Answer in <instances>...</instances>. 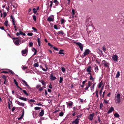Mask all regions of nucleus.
Listing matches in <instances>:
<instances>
[{
	"mask_svg": "<svg viewBox=\"0 0 124 124\" xmlns=\"http://www.w3.org/2000/svg\"><path fill=\"white\" fill-rule=\"evenodd\" d=\"M73 43L77 44L79 46V48L81 51H82L83 49V45L80 42H77L75 41H74Z\"/></svg>",
	"mask_w": 124,
	"mask_h": 124,
	"instance_id": "obj_1",
	"label": "nucleus"
},
{
	"mask_svg": "<svg viewBox=\"0 0 124 124\" xmlns=\"http://www.w3.org/2000/svg\"><path fill=\"white\" fill-rule=\"evenodd\" d=\"M90 52V50L89 49H87L86 50L85 52H84L83 55H83V57L85 56L86 55L88 54Z\"/></svg>",
	"mask_w": 124,
	"mask_h": 124,
	"instance_id": "obj_2",
	"label": "nucleus"
},
{
	"mask_svg": "<svg viewBox=\"0 0 124 124\" xmlns=\"http://www.w3.org/2000/svg\"><path fill=\"white\" fill-rule=\"evenodd\" d=\"M120 95L119 93H118L116 95L117 99L116 101L117 102L119 103L120 102Z\"/></svg>",
	"mask_w": 124,
	"mask_h": 124,
	"instance_id": "obj_3",
	"label": "nucleus"
},
{
	"mask_svg": "<svg viewBox=\"0 0 124 124\" xmlns=\"http://www.w3.org/2000/svg\"><path fill=\"white\" fill-rule=\"evenodd\" d=\"M15 44L17 45H18L19 44V42H21L20 39H18L15 41L14 40Z\"/></svg>",
	"mask_w": 124,
	"mask_h": 124,
	"instance_id": "obj_4",
	"label": "nucleus"
},
{
	"mask_svg": "<svg viewBox=\"0 0 124 124\" xmlns=\"http://www.w3.org/2000/svg\"><path fill=\"white\" fill-rule=\"evenodd\" d=\"M105 62L103 63V64L105 67H109V64L108 62H107L105 60H103L102 61V62Z\"/></svg>",
	"mask_w": 124,
	"mask_h": 124,
	"instance_id": "obj_5",
	"label": "nucleus"
},
{
	"mask_svg": "<svg viewBox=\"0 0 124 124\" xmlns=\"http://www.w3.org/2000/svg\"><path fill=\"white\" fill-rule=\"evenodd\" d=\"M112 58L115 61H117L118 59V56L116 55H115L113 56Z\"/></svg>",
	"mask_w": 124,
	"mask_h": 124,
	"instance_id": "obj_6",
	"label": "nucleus"
},
{
	"mask_svg": "<svg viewBox=\"0 0 124 124\" xmlns=\"http://www.w3.org/2000/svg\"><path fill=\"white\" fill-rule=\"evenodd\" d=\"M79 119L77 118L74 121H73L72 123V124H73L74 123H75L77 124H78L79 121Z\"/></svg>",
	"mask_w": 124,
	"mask_h": 124,
	"instance_id": "obj_7",
	"label": "nucleus"
},
{
	"mask_svg": "<svg viewBox=\"0 0 124 124\" xmlns=\"http://www.w3.org/2000/svg\"><path fill=\"white\" fill-rule=\"evenodd\" d=\"M114 110V108L112 107H111L109 109L108 112L107 113L108 114H109L110 113H111L112 111Z\"/></svg>",
	"mask_w": 124,
	"mask_h": 124,
	"instance_id": "obj_8",
	"label": "nucleus"
},
{
	"mask_svg": "<svg viewBox=\"0 0 124 124\" xmlns=\"http://www.w3.org/2000/svg\"><path fill=\"white\" fill-rule=\"evenodd\" d=\"M94 113H92V114H90L89 115V119L90 120H92L93 118V116H94Z\"/></svg>",
	"mask_w": 124,
	"mask_h": 124,
	"instance_id": "obj_9",
	"label": "nucleus"
},
{
	"mask_svg": "<svg viewBox=\"0 0 124 124\" xmlns=\"http://www.w3.org/2000/svg\"><path fill=\"white\" fill-rule=\"evenodd\" d=\"M91 66H89L88 67L86 70L87 72H91Z\"/></svg>",
	"mask_w": 124,
	"mask_h": 124,
	"instance_id": "obj_10",
	"label": "nucleus"
},
{
	"mask_svg": "<svg viewBox=\"0 0 124 124\" xmlns=\"http://www.w3.org/2000/svg\"><path fill=\"white\" fill-rule=\"evenodd\" d=\"M44 114V110L41 109V112L39 113V116H42Z\"/></svg>",
	"mask_w": 124,
	"mask_h": 124,
	"instance_id": "obj_11",
	"label": "nucleus"
},
{
	"mask_svg": "<svg viewBox=\"0 0 124 124\" xmlns=\"http://www.w3.org/2000/svg\"><path fill=\"white\" fill-rule=\"evenodd\" d=\"M50 79L52 80H54L56 79V77L55 76H53L52 74L50 76Z\"/></svg>",
	"mask_w": 124,
	"mask_h": 124,
	"instance_id": "obj_12",
	"label": "nucleus"
},
{
	"mask_svg": "<svg viewBox=\"0 0 124 124\" xmlns=\"http://www.w3.org/2000/svg\"><path fill=\"white\" fill-rule=\"evenodd\" d=\"M64 51V50L62 49H61L60 50L59 52L58 53L61 54H64V53L63 52Z\"/></svg>",
	"mask_w": 124,
	"mask_h": 124,
	"instance_id": "obj_13",
	"label": "nucleus"
},
{
	"mask_svg": "<svg viewBox=\"0 0 124 124\" xmlns=\"http://www.w3.org/2000/svg\"><path fill=\"white\" fill-rule=\"evenodd\" d=\"M17 103L18 105H20L22 106H23L24 105V103H20V102L19 101H17Z\"/></svg>",
	"mask_w": 124,
	"mask_h": 124,
	"instance_id": "obj_14",
	"label": "nucleus"
},
{
	"mask_svg": "<svg viewBox=\"0 0 124 124\" xmlns=\"http://www.w3.org/2000/svg\"><path fill=\"white\" fill-rule=\"evenodd\" d=\"M86 23H87V25L88 26H90V24L91 23L89 22V20H88V19H87L86 20Z\"/></svg>",
	"mask_w": 124,
	"mask_h": 124,
	"instance_id": "obj_15",
	"label": "nucleus"
},
{
	"mask_svg": "<svg viewBox=\"0 0 124 124\" xmlns=\"http://www.w3.org/2000/svg\"><path fill=\"white\" fill-rule=\"evenodd\" d=\"M20 99L24 101H26L27 100H28L26 98H24L22 97H21L20 98Z\"/></svg>",
	"mask_w": 124,
	"mask_h": 124,
	"instance_id": "obj_16",
	"label": "nucleus"
},
{
	"mask_svg": "<svg viewBox=\"0 0 124 124\" xmlns=\"http://www.w3.org/2000/svg\"><path fill=\"white\" fill-rule=\"evenodd\" d=\"M27 52V50L25 49L24 50H23L22 51V54H26Z\"/></svg>",
	"mask_w": 124,
	"mask_h": 124,
	"instance_id": "obj_17",
	"label": "nucleus"
},
{
	"mask_svg": "<svg viewBox=\"0 0 124 124\" xmlns=\"http://www.w3.org/2000/svg\"><path fill=\"white\" fill-rule=\"evenodd\" d=\"M95 66L94 70L95 72H97L99 70L98 66L96 65H95Z\"/></svg>",
	"mask_w": 124,
	"mask_h": 124,
	"instance_id": "obj_18",
	"label": "nucleus"
},
{
	"mask_svg": "<svg viewBox=\"0 0 124 124\" xmlns=\"http://www.w3.org/2000/svg\"><path fill=\"white\" fill-rule=\"evenodd\" d=\"M47 20L49 21H53L54 20L52 18L49 17L48 18Z\"/></svg>",
	"mask_w": 124,
	"mask_h": 124,
	"instance_id": "obj_19",
	"label": "nucleus"
},
{
	"mask_svg": "<svg viewBox=\"0 0 124 124\" xmlns=\"http://www.w3.org/2000/svg\"><path fill=\"white\" fill-rule=\"evenodd\" d=\"M23 32L22 31H20L19 32V33L17 32L16 34V35L17 36H19L20 34L21 35H23Z\"/></svg>",
	"mask_w": 124,
	"mask_h": 124,
	"instance_id": "obj_20",
	"label": "nucleus"
},
{
	"mask_svg": "<svg viewBox=\"0 0 124 124\" xmlns=\"http://www.w3.org/2000/svg\"><path fill=\"white\" fill-rule=\"evenodd\" d=\"M95 84V83H94L92 86L91 88V90L92 91H93Z\"/></svg>",
	"mask_w": 124,
	"mask_h": 124,
	"instance_id": "obj_21",
	"label": "nucleus"
},
{
	"mask_svg": "<svg viewBox=\"0 0 124 124\" xmlns=\"http://www.w3.org/2000/svg\"><path fill=\"white\" fill-rule=\"evenodd\" d=\"M39 82H41L43 85H46V82H44L43 80H42L41 81L39 80Z\"/></svg>",
	"mask_w": 124,
	"mask_h": 124,
	"instance_id": "obj_22",
	"label": "nucleus"
},
{
	"mask_svg": "<svg viewBox=\"0 0 124 124\" xmlns=\"http://www.w3.org/2000/svg\"><path fill=\"white\" fill-rule=\"evenodd\" d=\"M22 82L23 83H24L25 84V85L27 87H29V86L28 85V84L25 81H24L23 80H22Z\"/></svg>",
	"mask_w": 124,
	"mask_h": 124,
	"instance_id": "obj_23",
	"label": "nucleus"
},
{
	"mask_svg": "<svg viewBox=\"0 0 124 124\" xmlns=\"http://www.w3.org/2000/svg\"><path fill=\"white\" fill-rule=\"evenodd\" d=\"M120 75V72L119 71H118L117 72V74L116 75V78H118Z\"/></svg>",
	"mask_w": 124,
	"mask_h": 124,
	"instance_id": "obj_24",
	"label": "nucleus"
},
{
	"mask_svg": "<svg viewBox=\"0 0 124 124\" xmlns=\"http://www.w3.org/2000/svg\"><path fill=\"white\" fill-rule=\"evenodd\" d=\"M114 116L116 117L119 118L120 116L118 113H116L114 114Z\"/></svg>",
	"mask_w": 124,
	"mask_h": 124,
	"instance_id": "obj_25",
	"label": "nucleus"
},
{
	"mask_svg": "<svg viewBox=\"0 0 124 124\" xmlns=\"http://www.w3.org/2000/svg\"><path fill=\"white\" fill-rule=\"evenodd\" d=\"M53 2L55 3V5L56 6H57L59 3V2L57 0H54L53 1Z\"/></svg>",
	"mask_w": 124,
	"mask_h": 124,
	"instance_id": "obj_26",
	"label": "nucleus"
},
{
	"mask_svg": "<svg viewBox=\"0 0 124 124\" xmlns=\"http://www.w3.org/2000/svg\"><path fill=\"white\" fill-rule=\"evenodd\" d=\"M8 21L7 20L4 22V25L7 27L8 26Z\"/></svg>",
	"mask_w": 124,
	"mask_h": 124,
	"instance_id": "obj_27",
	"label": "nucleus"
},
{
	"mask_svg": "<svg viewBox=\"0 0 124 124\" xmlns=\"http://www.w3.org/2000/svg\"><path fill=\"white\" fill-rule=\"evenodd\" d=\"M103 87H104L103 86L102 87V88H101V90L99 92V94L100 96H101V94H102V90L103 88Z\"/></svg>",
	"mask_w": 124,
	"mask_h": 124,
	"instance_id": "obj_28",
	"label": "nucleus"
},
{
	"mask_svg": "<svg viewBox=\"0 0 124 124\" xmlns=\"http://www.w3.org/2000/svg\"><path fill=\"white\" fill-rule=\"evenodd\" d=\"M103 84V82L102 81H101L99 83V85L98 86L99 88H100L101 86Z\"/></svg>",
	"mask_w": 124,
	"mask_h": 124,
	"instance_id": "obj_29",
	"label": "nucleus"
},
{
	"mask_svg": "<svg viewBox=\"0 0 124 124\" xmlns=\"http://www.w3.org/2000/svg\"><path fill=\"white\" fill-rule=\"evenodd\" d=\"M92 83L90 81H89L88 82V86L89 87H90L92 85Z\"/></svg>",
	"mask_w": 124,
	"mask_h": 124,
	"instance_id": "obj_30",
	"label": "nucleus"
},
{
	"mask_svg": "<svg viewBox=\"0 0 124 124\" xmlns=\"http://www.w3.org/2000/svg\"><path fill=\"white\" fill-rule=\"evenodd\" d=\"M23 92L27 96L29 95L27 93L26 91L25 90H22Z\"/></svg>",
	"mask_w": 124,
	"mask_h": 124,
	"instance_id": "obj_31",
	"label": "nucleus"
},
{
	"mask_svg": "<svg viewBox=\"0 0 124 124\" xmlns=\"http://www.w3.org/2000/svg\"><path fill=\"white\" fill-rule=\"evenodd\" d=\"M34 66L35 67H38L39 66L38 62H37L34 63Z\"/></svg>",
	"mask_w": 124,
	"mask_h": 124,
	"instance_id": "obj_32",
	"label": "nucleus"
},
{
	"mask_svg": "<svg viewBox=\"0 0 124 124\" xmlns=\"http://www.w3.org/2000/svg\"><path fill=\"white\" fill-rule=\"evenodd\" d=\"M63 81V78L61 77H60V80H59V83H62V81Z\"/></svg>",
	"mask_w": 124,
	"mask_h": 124,
	"instance_id": "obj_33",
	"label": "nucleus"
},
{
	"mask_svg": "<svg viewBox=\"0 0 124 124\" xmlns=\"http://www.w3.org/2000/svg\"><path fill=\"white\" fill-rule=\"evenodd\" d=\"M73 104V103L72 102H71L70 103H68V104L69 106L71 107Z\"/></svg>",
	"mask_w": 124,
	"mask_h": 124,
	"instance_id": "obj_34",
	"label": "nucleus"
},
{
	"mask_svg": "<svg viewBox=\"0 0 124 124\" xmlns=\"http://www.w3.org/2000/svg\"><path fill=\"white\" fill-rule=\"evenodd\" d=\"M28 100H29V101L28 102H34V101H35V100H32V99H28Z\"/></svg>",
	"mask_w": 124,
	"mask_h": 124,
	"instance_id": "obj_35",
	"label": "nucleus"
},
{
	"mask_svg": "<svg viewBox=\"0 0 124 124\" xmlns=\"http://www.w3.org/2000/svg\"><path fill=\"white\" fill-rule=\"evenodd\" d=\"M63 114L64 113L63 112H60L59 114V116H62L63 115Z\"/></svg>",
	"mask_w": 124,
	"mask_h": 124,
	"instance_id": "obj_36",
	"label": "nucleus"
},
{
	"mask_svg": "<svg viewBox=\"0 0 124 124\" xmlns=\"http://www.w3.org/2000/svg\"><path fill=\"white\" fill-rule=\"evenodd\" d=\"M33 45V43L32 42H30L29 43V47H32Z\"/></svg>",
	"mask_w": 124,
	"mask_h": 124,
	"instance_id": "obj_37",
	"label": "nucleus"
},
{
	"mask_svg": "<svg viewBox=\"0 0 124 124\" xmlns=\"http://www.w3.org/2000/svg\"><path fill=\"white\" fill-rule=\"evenodd\" d=\"M57 33L58 34H58H62V35H63L64 34V33L62 31H58V33Z\"/></svg>",
	"mask_w": 124,
	"mask_h": 124,
	"instance_id": "obj_38",
	"label": "nucleus"
},
{
	"mask_svg": "<svg viewBox=\"0 0 124 124\" xmlns=\"http://www.w3.org/2000/svg\"><path fill=\"white\" fill-rule=\"evenodd\" d=\"M33 11L34 13L35 14L37 12V10L35 8H34L33 9Z\"/></svg>",
	"mask_w": 124,
	"mask_h": 124,
	"instance_id": "obj_39",
	"label": "nucleus"
},
{
	"mask_svg": "<svg viewBox=\"0 0 124 124\" xmlns=\"http://www.w3.org/2000/svg\"><path fill=\"white\" fill-rule=\"evenodd\" d=\"M33 19L34 21H36V17L35 15H33Z\"/></svg>",
	"mask_w": 124,
	"mask_h": 124,
	"instance_id": "obj_40",
	"label": "nucleus"
},
{
	"mask_svg": "<svg viewBox=\"0 0 124 124\" xmlns=\"http://www.w3.org/2000/svg\"><path fill=\"white\" fill-rule=\"evenodd\" d=\"M61 70L63 72H64L65 71V69L63 67L62 68Z\"/></svg>",
	"mask_w": 124,
	"mask_h": 124,
	"instance_id": "obj_41",
	"label": "nucleus"
},
{
	"mask_svg": "<svg viewBox=\"0 0 124 124\" xmlns=\"http://www.w3.org/2000/svg\"><path fill=\"white\" fill-rule=\"evenodd\" d=\"M103 104L102 103H100V108L101 109H102V107L103 106Z\"/></svg>",
	"mask_w": 124,
	"mask_h": 124,
	"instance_id": "obj_42",
	"label": "nucleus"
},
{
	"mask_svg": "<svg viewBox=\"0 0 124 124\" xmlns=\"http://www.w3.org/2000/svg\"><path fill=\"white\" fill-rule=\"evenodd\" d=\"M40 67L43 70L45 71H46V70H45V69H44L41 65L40 66Z\"/></svg>",
	"mask_w": 124,
	"mask_h": 124,
	"instance_id": "obj_43",
	"label": "nucleus"
},
{
	"mask_svg": "<svg viewBox=\"0 0 124 124\" xmlns=\"http://www.w3.org/2000/svg\"><path fill=\"white\" fill-rule=\"evenodd\" d=\"M65 21V20L64 19H62L61 20V23L62 24H63Z\"/></svg>",
	"mask_w": 124,
	"mask_h": 124,
	"instance_id": "obj_44",
	"label": "nucleus"
},
{
	"mask_svg": "<svg viewBox=\"0 0 124 124\" xmlns=\"http://www.w3.org/2000/svg\"><path fill=\"white\" fill-rule=\"evenodd\" d=\"M3 15H4L3 17H4V18L7 16V14H6V13L5 12H3Z\"/></svg>",
	"mask_w": 124,
	"mask_h": 124,
	"instance_id": "obj_45",
	"label": "nucleus"
},
{
	"mask_svg": "<svg viewBox=\"0 0 124 124\" xmlns=\"http://www.w3.org/2000/svg\"><path fill=\"white\" fill-rule=\"evenodd\" d=\"M27 35L28 36H31L33 35V34L32 33H28L27 34Z\"/></svg>",
	"mask_w": 124,
	"mask_h": 124,
	"instance_id": "obj_46",
	"label": "nucleus"
},
{
	"mask_svg": "<svg viewBox=\"0 0 124 124\" xmlns=\"http://www.w3.org/2000/svg\"><path fill=\"white\" fill-rule=\"evenodd\" d=\"M90 80H91L93 81H94L95 78H94L92 77L90 78Z\"/></svg>",
	"mask_w": 124,
	"mask_h": 124,
	"instance_id": "obj_47",
	"label": "nucleus"
},
{
	"mask_svg": "<svg viewBox=\"0 0 124 124\" xmlns=\"http://www.w3.org/2000/svg\"><path fill=\"white\" fill-rule=\"evenodd\" d=\"M54 29H56V30H57L58 29V28L57 26L56 25H54Z\"/></svg>",
	"mask_w": 124,
	"mask_h": 124,
	"instance_id": "obj_48",
	"label": "nucleus"
},
{
	"mask_svg": "<svg viewBox=\"0 0 124 124\" xmlns=\"http://www.w3.org/2000/svg\"><path fill=\"white\" fill-rule=\"evenodd\" d=\"M32 29L34 30L35 32H37V30L36 29L35 27H32Z\"/></svg>",
	"mask_w": 124,
	"mask_h": 124,
	"instance_id": "obj_49",
	"label": "nucleus"
},
{
	"mask_svg": "<svg viewBox=\"0 0 124 124\" xmlns=\"http://www.w3.org/2000/svg\"><path fill=\"white\" fill-rule=\"evenodd\" d=\"M10 17L12 19V21H13L14 22V21H15L14 20V18L13 17V16H12V15L11 16H10Z\"/></svg>",
	"mask_w": 124,
	"mask_h": 124,
	"instance_id": "obj_50",
	"label": "nucleus"
},
{
	"mask_svg": "<svg viewBox=\"0 0 124 124\" xmlns=\"http://www.w3.org/2000/svg\"><path fill=\"white\" fill-rule=\"evenodd\" d=\"M102 48L103 51H105L106 50V49L104 46H103Z\"/></svg>",
	"mask_w": 124,
	"mask_h": 124,
	"instance_id": "obj_51",
	"label": "nucleus"
},
{
	"mask_svg": "<svg viewBox=\"0 0 124 124\" xmlns=\"http://www.w3.org/2000/svg\"><path fill=\"white\" fill-rule=\"evenodd\" d=\"M53 48H54V49L55 50L58 51V49L57 48L54 46L53 47Z\"/></svg>",
	"mask_w": 124,
	"mask_h": 124,
	"instance_id": "obj_52",
	"label": "nucleus"
},
{
	"mask_svg": "<svg viewBox=\"0 0 124 124\" xmlns=\"http://www.w3.org/2000/svg\"><path fill=\"white\" fill-rule=\"evenodd\" d=\"M9 72H10L12 75H13L14 74V72L11 70H10Z\"/></svg>",
	"mask_w": 124,
	"mask_h": 124,
	"instance_id": "obj_53",
	"label": "nucleus"
},
{
	"mask_svg": "<svg viewBox=\"0 0 124 124\" xmlns=\"http://www.w3.org/2000/svg\"><path fill=\"white\" fill-rule=\"evenodd\" d=\"M33 49L35 51V52H34V54H33V55H34L36 53L37 51L36 49L34 48H33Z\"/></svg>",
	"mask_w": 124,
	"mask_h": 124,
	"instance_id": "obj_54",
	"label": "nucleus"
},
{
	"mask_svg": "<svg viewBox=\"0 0 124 124\" xmlns=\"http://www.w3.org/2000/svg\"><path fill=\"white\" fill-rule=\"evenodd\" d=\"M72 15H73L75 13V10L74 9H72Z\"/></svg>",
	"mask_w": 124,
	"mask_h": 124,
	"instance_id": "obj_55",
	"label": "nucleus"
},
{
	"mask_svg": "<svg viewBox=\"0 0 124 124\" xmlns=\"http://www.w3.org/2000/svg\"><path fill=\"white\" fill-rule=\"evenodd\" d=\"M14 81L16 85L18 83L16 81L15 79H14Z\"/></svg>",
	"mask_w": 124,
	"mask_h": 124,
	"instance_id": "obj_56",
	"label": "nucleus"
},
{
	"mask_svg": "<svg viewBox=\"0 0 124 124\" xmlns=\"http://www.w3.org/2000/svg\"><path fill=\"white\" fill-rule=\"evenodd\" d=\"M48 87L50 89H52V85H51V84L50 83V85H49L48 86Z\"/></svg>",
	"mask_w": 124,
	"mask_h": 124,
	"instance_id": "obj_57",
	"label": "nucleus"
},
{
	"mask_svg": "<svg viewBox=\"0 0 124 124\" xmlns=\"http://www.w3.org/2000/svg\"><path fill=\"white\" fill-rule=\"evenodd\" d=\"M27 67L26 66H23V68L22 69L23 70H25L27 68Z\"/></svg>",
	"mask_w": 124,
	"mask_h": 124,
	"instance_id": "obj_58",
	"label": "nucleus"
},
{
	"mask_svg": "<svg viewBox=\"0 0 124 124\" xmlns=\"http://www.w3.org/2000/svg\"><path fill=\"white\" fill-rule=\"evenodd\" d=\"M8 108L10 109V103L9 102H8Z\"/></svg>",
	"mask_w": 124,
	"mask_h": 124,
	"instance_id": "obj_59",
	"label": "nucleus"
},
{
	"mask_svg": "<svg viewBox=\"0 0 124 124\" xmlns=\"http://www.w3.org/2000/svg\"><path fill=\"white\" fill-rule=\"evenodd\" d=\"M24 114V111H23V113L22 114V115H21V118H22L23 117Z\"/></svg>",
	"mask_w": 124,
	"mask_h": 124,
	"instance_id": "obj_60",
	"label": "nucleus"
},
{
	"mask_svg": "<svg viewBox=\"0 0 124 124\" xmlns=\"http://www.w3.org/2000/svg\"><path fill=\"white\" fill-rule=\"evenodd\" d=\"M38 116L36 113H35V114L34 115V117L35 118H37L38 117Z\"/></svg>",
	"mask_w": 124,
	"mask_h": 124,
	"instance_id": "obj_61",
	"label": "nucleus"
},
{
	"mask_svg": "<svg viewBox=\"0 0 124 124\" xmlns=\"http://www.w3.org/2000/svg\"><path fill=\"white\" fill-rule=\"evenodd\" d=\"M9 72L6 71H3L2 72V73H9Z\"/></svg>",
	"mask_w": 124,
	"mask_h": 124,
	"instance_id": "obj_62",
	"label": "nucleus"
},
{
	"mask_svg": "<svg viewBox=\"0 0 124 124\" xmlns=\"http://www.w3.org/2000/svg\"><path fill=\"white\" fill-rule=\"evenodd\" d=\"M50 3L51 4L50 5V7L51 8L52 6V4L53 3V2L51 1H50Z\"/></svg>",
	"mask_w": 124,
	"mask_h": 124,
	"instance_id": "obj_63",
	"label": "nucleus"
},
{
	"mask_svg": "<svg viewBox=\"0 0 124 124\" xmlns=\"http://www.w3.org/2000/svg\"><path fill=\"white\" fill-rule=\"evenodd\" d=\"M2 78L4 79H5V78H7V77L5 76L4 75H3L2 76Z\"/></svg>",
	"mask_w": 124,
	"mask_h": 124,
	"instance_id": "obj_64",
	"label": "nucleus"
}]
</instances>
